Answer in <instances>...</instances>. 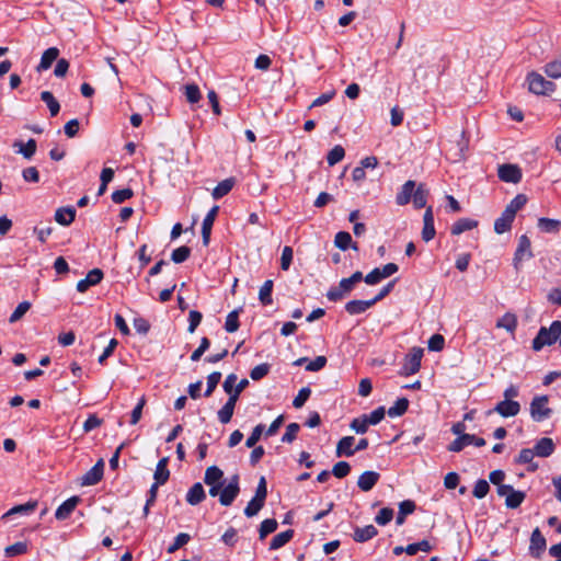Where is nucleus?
<instances>
[{
  "label": "nucleus",
  "instance_id": "nucleus-42",
  "mask_svg": "<svg viewBox=\"0 0 561 561\" xmlns=\"http://www.w3.org/2000/svg\"><path fill=\"white\" fill-rule=\"evenodd\" d=\"M525 497V492L512 490V492L505 499V505L508 508H517L524 502Z\"/></svg>",
  "mask_w": 561,
  "mask_h": 561
},
{
  "label": "nucleus",
  "instance_id": "nucleus-63",
  "mask_svg": "<svg viewBox=\"0 0 561 561\" xmlns=\"http://www.w3.org/2000/svg\"><path fill=\"white\" fill-rule=\"evenodd\" d=\"M393 517V510L390 507H383L379 511L375 520L378 525H387Z\"/></svg>",
  "mask_w": 561,
  "mask_h": 561
},
{
  "label": "nucleus",
  "instance_id": "nucleus-16",
  "mask_svg": "<svg viewBox=\"0 0 561 561\" xmlns=\"http://www.w3.org/2000/svg\"><path fill=\"white\" fill-rule=\"evenodd\" d=\"M379 478L380 474L376 471H365L358 477L357 486L362 491L368 492L376 485Z\"/></svg>",
  "mask_w": 561,
  "mask_h": 561
},
{
  "label": "nucleus",
  "instance_id": "nucleus-37",
  "mask_svg": "<svg viewBox=\"0 0 561 561\" xmlns=\"http://www.w3.org/2000/svg\"><path fill=\"white\" fill-rule=\"evenodd\" d=\"M13 147L19 148V152L23 154L25 159H31L36 152V140L31 138L26 144L22 141H15Z\"/></svg>",
  "mask_w": 561,
  "mask_h": 561
},
{
  "label": "nucleus",
  "instance_id": "nucleus-43",
  "mask_svg": "<svg viewBox=\"0 0 561 561\" xmlns=\"http://www.w3.org/2000/svg\"><path fill=\"white\" fill-rule=\"evenodd\" d=\"M27 549H28L27 542L19 541V542H15V543L11 545V546H8L4 549V553H5L7 557L12 558V557H15V556H21V554L26 553Z\"/></svg>",
  "mask_w": 561,
  "mask_h": 561
},
{
  "label": "nucleus",
  "instance_id": "nucleus-32",
  "mask_svg": "<svg viewBox=\"0 0 561 561\" xmlns=\"http://www.w3.org/2000/svg\"><path fill=\"white\" fill-rule=\"evenodd\" d=\"M293 537H294L293 529H288V530L277 534L271 540L270 549L277 550V549L284 547L287 542H289L291 540Z\"/></svg>",
  "mask_w": 561,
  "mask_h": 561
},
{
  "label": "nucleus",
  "instance_id": "nucleus-13",
  "mask_svg": "<svg viewBox=\"0 0 561 561\" xmlns=\"http://www.w3.org/2000/svg\"><path fill=\"white\" fill-rule=\"evenodd\" d=\"M239 400V397L231 393L229 394L228 401L224 404V407L218 411V420L222 424H227L231 421L236 403Z\"/></svg>",
  "mask_w": 561,
  "mask_h": 561
},
{
  "label": "nucleus",
  "instance_id": "nucleus-45",
  "mask_svg": "<svg viewBox=\"0 0 561 561\" xmlns=\"http://www.w3.org/2000/svg\"><path fill=\"white\" fill-rule=\"evenodd\" d=\"M545 72L548 77L558 79L561 77V56L548 62L545 67Z\"/></svg>",
  "mask_w": 561,
  "mask_h": 561
},
{
  "label": "nucleus",
  "instance_id": "nucleus-30",
  "mask_svg": "<svg viewBox=\"0 0 561 561\" xmlns=\"http://www.w3.org/2000/svg\"><path fill=\"white\" fill-rule=\"evenodd\" d=\"M169 458L164 457L158 461L156 471H154V480L160 484H164L170 477V471L168 469Z\"/></svg>",
  "mask_w": 561,
  "mask_h": 561
},
{
  "label": "nucleus",
  "instance_id": "nucleus-55",
  "mask_svg": "<svg viewBox=\"0 0 561 561\" xmlns=\"http://www.w3.org/2000/svg\"><path fill=\"white\" fill-rule=\"evenodd\" d=\"M351 472V466L346 461H339L333 466L332 474L339 479L345 478Z\"/></svg>",
  "mask_w": 561,
  "mask_h": 561
},
{
  "label": "nucleus",
  "instance_id": "nucleus-19",
  "mask_svg": "<svg viewBox=\"0 0 561 561\" xmlns=\"http://www.w3.org/2000/svg\"><path fill=\"white\" fill-rule=\"evenodd\" d=\"M354 442L355 438L353 436L342 437L336 445V456L352 457L355 454V448H353Z\"/></svg>",
  "mask_w": 561,
  "mask_h": 561
},
{
  "label": "nucleus",
  "instance_id": "nucleus-11",
  "mask_svg": "<svg viewBox=\"0 0 561 561\" xmlns=\"http://www.w3.org/2000/svg\"><path fill=\"white\" fill-rule=\"evenodd\" d=\"M103 272L100 268L91 270L87 277L77 283V290L84 293L90 286L98 285L103 279Z\"/></svg>",
  "mask_w": 561,
  "mask_h": 561
},
{
  "label": "nucleus",
  "instance_id": "nucleus-35",
  "mask_svg": "<svg viewBox=\"0 0 561 561\" xmlns=\"http://www.w3.org/2000/svg\"><path fill=\"white\" fill-rule=\"evenodd\" d=\"M538 227L546 233H558L561 228V221L542 217L538 219Z\"/></svg>",
  "mask_w": 561,
  "mask_h": 561
},
{
  "label": "nucleus",
  "instance_id": "nucleus-49",
  "mask_svg": "<svg viewBox=\"0 0 561 561\" xmlns=\"http://www.w3.org/2000/svg\"><path fill=\"white\" fill-rule=\"evenodd\" d=\"M191 255V249L186 245H182L175 250H173L172 254H171V260L179 264V263H183L184 261H186Z\"/></svg>",
  "mask_w": 561,
  "mask_h": 561
},
{
  "label": "nucleus",
  "instance_id": "nucleus-52",
  "mask_svg": "<svg viewBox=\"0 0 561 561\" xmlns=\"http://www.w3.org/2000/svg\"><path fill=\"white\" fill-rule=\"evenodd\" d=\"M36 506H37L36 501H30L25 504H21V505H16V506L12 507L3 517H5L8 515H12V514H18V513H24V514L32 513L35 511Z\"/></svg>",
  "mask_w": 561,
  "mask_h": 561
},
{
  "label": "nucleus",
  "instance_id": "nucleus-26",
  "mask_svg": "<svg viewBox=\"0 0 561 561\" xmlns=\"http://www.w3.org/2000/svg\"><path fill=\"white\" fill-rule=\"evenodd\" d=\"M514 216L506 213L505 210L494 222V230L496 233L501 234L506 231H510L512 228V224L514 221Z\"/></svg>",
  "mask_w": 561,
  "mask_h": 561
},
{
  "label": "nucleus",
  "instance_id": "nucleus-44",
  "mask_svg": "<svg viewBox=\"0 0 561 561\" xmlns=\"http://www.w3.org/2000/svg\"><path fill=\"white\" fill-rule=\"evenodd\" d=\"M277 522L274 518L264 519L259 529L260 539H264L267 535L274 533L277 529Z\"/></svg>",
  "mask_w": 561,
  "mask_h": 561
},
{
  "label": "nucleus",
  "instance_id": "nucleus-9",
  "mask_svg": "<svg viewBox=\"0 0 561 561\" xmlns=\"http://www.w3.org/2000/svg\"><path fill=\"white\" fill-rule=\"evenodd\" d=\"M104 473V460L101 458L81 478L82 485H94L99 483Z\"/></svg>",
  "mask_w": 561,
  "mask_h": 561
},
{
  "label": "nucleus",
  "instance_id": "nucleus-23",
  "mask_svg": "<svg viewBox=\"0 0 561 561\" xmlns=\"http://www.w3.org/2000/svg\"><path fill=\"white\" fill-rule=\"evenodd\" d=\"M76 218V209L71 206L60 207L55 213V220L61 226H69Z\"/></svg>",
  "mask_w": 561,
  "mask_h": 561
},
{
  "label": "nucleus",
  "instance_id": "nucleus-60",
  "mask_svg": "<svg viewBox=\"0 0 561 561\" xmlns=\"http://www.w3.org/2000/svg\"><path fill=\"white\" fill-rule=\"evenodd\" d=\"M300 426L298 423H290L287 425L286 432L282 437L283 443H293L296 439L297 433L299 432Z\"/></svg>",
  "mask_w": 561,
  "mask_h": 561
},
{
  "label": "nucleus",
  "instance_id": "nucleus-57",
  "mask_svg": "<svg viewBox=\"0 0 561 561\" xmlns=\"http://www.w3.org/2000/svg\"><path fill=\"white\" fill-rule=\"evenodd\" d=\"M368 426L369 424L364 415L354 419L350 424V427L357 434H365L368 430Z\"/></svg>",
  "mask_w": 561,
  "mask_h": 561
},
{
  "label": "nucleus",
  "instance_id": "nucleus-34",
  "mask_svg": "<svg viewBox=\"0 0 561 561\" xmlns=\"http://www.w3.org/2000/svg\"><path fill=\"white\" fill-rule=\"evenodd\" d=\"M274 283L272 279H267L261 286L259 291V300L263 306H270L273 304L272 291H273Z\"/></svg>",
  "mask_w": 561,
  "mask_h": 561
},
{
  "label": "nucleus",
  "instance_id": "nucleus-21",
  "mask_svg": "<svg viewBox=\"0 0 561 561\" xmlns=\"http://www.w3.org/2000/svg\"><path fill=\"white\" fill-rule=\"evenodd\" d=\"M206 497L204 486L202 483H194L186 494V502L191 505H197Z\"/></svg>",
  "mask_w": 561,
  "mask_h": 561
},
{
  "label": "nucleus",
  "instance_id": "nucleus-28",
  "mask_svg": "<svg viewBox=\"0 0 561 561\" xmlns=\"http://www.w3.org/2000/svg\"><path fill=\"white\" fill-rule=\"evenodd\" d=\"M334 244L343 251L347 250L348 248H352L356 251L358 250L357 243L352 241L351 234L346 231H340L335 234Z\"/></svg>",
  "mask_w": 561,
  "mask_h": 561
},
{
  "label": "nucleus",
  "instance_id": "nucleus-59",
  "mask_svg": "<svg viewBox=\"0 0 561 561\" xmlns=\"http://www.w3.org/2000/svg\"><path fill=\"white\" fill-rule=\"evenodd\" d=\"M134 195V192L131 188H123V190H117L115 192H113L112 194V201L115 203V204H122L124 203L125 201L129 199L130 197H133Z\"/></svg>",
  "mask_w": 561,
  "mask_h": 561
},
{
  "label": "nucleus",
  "instance_id": "nucleus-10",
  "mask_svg": "<svg viewBox=\"0 0 561 561\" xmlns=\"http://www.w3.org/2000/svg\"><path fill=\"white\" fill-rule=\"evenodd\" d=\"M218 211H219V206L215 205L207 213L206 217L203 220V225H202V239H203V244L205 247H207L209 244L211 228L214 226V222H215V219H216V217L218 215Z\"/></svg>",
  "mask_w": 561,
  "mask_h": 561
},
{
  "label": "nucleus",
  "instance_id": "nucleus-64",
  "mask_svg": "<svg viewBox=\"0 0 561 561\" xmlns=\"http://www.w3.org/2000/svg\"><path fill=\"white\" fill-rule=\"evenodd\" d=\"M310 394H311V390L308 387L301 388L293 401L294 408H296V409L301 408L306 403V401L309 399Z\"/></svg>",
  "mask_w": 561,
  "mask_h": 561
},
{
  "label": "nucleus",
  "instance_id": "nucleus-22",
  "mask_svg": "<svg viewBox=\"0 0 561 561\" xmlns=\"http://www.w3.org/2000/svg\"><path fill=\"white\" fill-rule=\"evenodd\" d=\"M377 535V528L374 525H367L365 527H356L353 538L356 542H366Z\"/></svg>",
  "mask_w": 561,
  "mask_h": 561
},
{
  "label": "nucleus",
  "instance_id": "nucleus-40",
  "mask_svg": "<svg viewBox=\"0 0 561 561\" xmlns=\"http://www.w3.org/2000/svg\"><path fill=\"white\" fill-rule=\"evenodd\" d=\"M408 408L409 400L407 398H400L388 409L387 413L390 417L401 416L408 411Z\"/></svg>",
  "mask_w": 561,
  "mask_h": 561
},
{
  "label": "nucleus",
  "instance_id": "nucleus-20",
  "mask_svg": "<svg viewBox=\"0 0 561 561\" xmlns=\"http://www.w3.org/2000/svg\"><path fill=\"white\" fill-rule=\"evenodd\" d=\"M59 56V49L56 47H50L46 49L41 58V62L36 67V71L41 72L43 70H47L50 68L53 62L58 58Z\"/></svg>",
  "mask_w": 561,
  "mask_h": 561
},
{
  "label": "nucleus",
  "instance_id": "nucleus-33",
  "mask_svg": "<svg viewBox=\"0 0 561 561\" xmlns=\"http://www.w3.org/2000/svg\"><path fill=\"white\" fill-rule=\"evenodd\" d=\"M236 180L233 178L226 179L218 183V185L213 190V197L215 199H219L227 195L232 187L234 186Z\"/></svg>",
  "mask_w": 561,
  "mask_h": 561
},
{
  "label": "nucleus",
  "instance_id": "nucleus-5",
  "mask_svg": "<svg viewBox=\"0 0 561 561\" xmlns=\"http://www.w3.org/2000/svg\"><path fill=\"white\" fill-rule=\"evenodd\" d=\"M534 256L531 251V243L526 234L518 239V245L514 254L513 264L516 271H519L520 264L524 260H529Z\"/></svg>",
  "mask_w": 561,
  "mask_h": 561
},
{
  "label": "nucleus",
  "instance_id": "nucleus-12",
  "mask_svg": "<svg viewBox=\"0 0 561 561\" xmlns=\"http://www.w3.org/2000/svg\"><path fill=\"white\" fill-rule=\"evenodd\" d=\"M546 549V539L539 528L534 529L530 537L529 551L535 558H539Z\"/></svg>",
  "mask_w": 561,
  "mask_h": 561
},
{
  "label": "nucleus",
  "instance_id": "nucleus-46",
  "mask_svg": "<svg viewBox=\"0 0 561 561\" xmlns=\"http://www.w3.org/2000/svg\"><path fill=\"white\" fill-rule=\"evenodd\" d=\"M344 156H345L344 148L340 145H336L329 151V153L327 156V161H328L329 165H334L337 162H340L344 158Z\"/></svg>",
  "mask_w": 561,
  "mask_h": 561
},
{
  "label": "nucleus",
  "instance_id": "nucleus-58",
  "mask_svg": "<svg viewBox=\"0 0 561 561\" xmlns=\"http://www.w3.org/2000/svg\"><path fill=\"white\" fill-rule=\"evenodd\" d=\"M185 96L190 103H197L202 98L199 88L194 83L185 85Z\"/></svg>",
  "mask_w": 561,
  "mask_h": 561
},
{
  "label": "nucleus",
  "instance_id": "nucleus-3",
  "mask_svg": "<svg viewBox=\"0 0 561 561\" xmlns=\"http://www.w3.org/2000/svg\"><path fill=\"white\" fill-rule=\"evenodd\" d=\"M548 396L535 397L530 402V415L534 421L541 422L548 419L552 410L548 408Z\"/></svg>",
  "mask_w": 561,
  "mask_h": 561
},
{
  "label": "nucleus",
  "instance_id": "nucleus-8",
  "mask_svg": "<svg viewBox=\"0 0 561 561\" xmlns=\"http://www.w3.org/2000/svg\"><path fill=\"white\" fill-rule=\"evenodd\" d=\"M520 411V404L517 401L514 400H503L500 401L493 410L489 411L488 414H491L492 412H496L503 417H511L515 416Z\"/></svg>",
  "mask_w": 561,
  "mask_h": 561
},
{
  "label": "nucleus",
  "instance_id": "nucleus-61",
  "mask_svg": "<svg viewBox=\"0 0 561 561\" xmlns=\"http://www.w3.org/2000/svg\"><path fill=\"white\" fill-rule=\"evenodd\" d=\"M386 410L383 407H379L374 410L369 415L364 414L369 425H376L381 422L385 417Z\"/></svg>",
  "mask_w": 561,
  "mask_h": 561
},
{
  "label": "nucleus",
  "instance_id": "nucleus-24",
  "mask_svg": "<svg viewBox=\"0 0 561 561\" xmlns=\"http://www.w3.org/2000/svg\"><path fill=\"white\" fill-rule=\"evenodd\" d=\"M375 305L374 300H351L345 305V310L350 314H359Z\"/></svg>",
  "mask_w": 561,
  "mask_h": 561
},
{
  "label": "nucleus",
  "instance_id": "nucleus-36",
  "mask_svg": "<svg viewBox=\"0 0 561 561\" xmlns=\"http://www.w3.org/2000/svg\"><path fill=\"white\" fill-rule=\"evenodd\" d=\"M427 197H428V191L425 188V185L419 184V186L416 187V190L413 194V198H412L413 206L416 209H421V208L425 207L426 203H427Z\"/></svg>",
  "mask_w": 561,
  "mask_h": 561
},
{
  "label": "nucleus",
  "instance_id": "nucleus-41",
  "mask_svg": "<svg viewBox=\"0 0 561 561\" xmlns=\"http://www.w3.org/2000/svg\"><path fill=\"white\" fill-rule=\"evenodd\" d=\"M527 203V196L524 194L516 195L511 203L505 207V211L516 216V213L520 210Z\"/></svg>",
  "mask_w": 561,
  "mask_h": 561
},
{
  "label": "nucleus",
  "instance_id": "nucleus-6",
  "mask_svg": "<svg viewBox=\"0 0 561 561\" xmlns=\"http://www.w3.org/2000/svg\"><path fill=\"white\" fill-rule=\"evenodd\" d=\"M240 493L239 476L233 474L229 483L221 488L219 503L222 506H230Z\"/></svg>",
  "mask_w": 561,
  "mask_h": 561
},
{
  "label": "nucleus",
  "instance_id": "nucleus-62",
  "mask_svg": "<svg viewBox=\"0 0 561 561\" xmlns=\"http://www.w3.org/2000/svg\"><path fill=\"white\" fill-rule=\"evenodd\" d=\"M489 490H490L489 483L485 480L480 479L477 481V483L473 488L472 494L477 499H483L488 494Z\"/></svg>",
  "mask_w": 561,
  "mask_h": 561
},
{
  "label": "nucleus",
  "instance_id": "nucleus-2",
  "mask_svg": "<svg viewBox=\"0 0 561 561\" xmlns=\"http://www.w3.org/2000/svg\"><path fill=\"white\" fill-rule=\"evenodd\" d=\"M528 89L531 93L548 95L554 91L556 84L545 79L537 72H530L527 77Z\"/></svg>",
  "mask_w": 561,
  "mask_h": 561
},
{
  "label": "nucleus",
  "instance_id": "nucleus-29",
  "mask_svg": "<svg viewBox=\"0 0 561 561\" xmlns=\"http://www.w3.org/2000/svg\"><path fill=\"white\" fill-rule=\"evenodd\" d=\"M478 227V221L470 218H460L451 226V234L458 236L467 230Z\"/></svg>",
  "mask_w": 561,
  "mask_h": 561
},
{
  "label": "nucleus",
  "instance_id": "nucleus-48",
  "mask_svg": "<svg viewBox=\"0 0 561 561\" xmlns=\"http://www.w3.org/2000/svg\"><path fill=\"white\" fill-rule=\"evenodd\" d=\"M265 502L257 500L253 496V499L248 503V505L244 508V515L247 517H253L257 515V513L263 508Z\"/></svg>",
  "mask_w": 561,
  "mask_h": 561
},
{
  "label": "nucleus",
  "instance_id": "nucleus-39",
  "mask_svg": "<svg viewBox=\"0 0 561 561\" xmlns=\"http://www.w3.org/2000/svg\"><path fill=\"white\" fill-rule=\"evenodd\" d=\"M41 100L46 103L51 116H56L60 111V104L55 99L54 94L49 91H43L41 93Z\"/></svg>",
  "mask_w": 561,
  "mask_h": 561
},
{
  "label": "nucleus",
  "instance_id": "nucleus-53",
  "mask_svg": "<svg viewBox=\"0 0 561 561\" xmlns=\"http://www.w3.org/2000/svg\"><path fill=\"white\" fill-rule=\"evenodd\" d=\"M191 537L188 534L181 533L179 534L173 543L169 546L168 553H174L176 550L182 548L184 545H186L190 541Z\"/></svg>",
  "mask_w": 561,
  "mask_h": 561
},
{
  "label": "nucleus",
  "instance_id": "nucleus-4",
  "mask_svg": "<svg viewBox=\"0 0 561 561\" xmlns=\"http://www.w3.org/2000/svg\"><path fill=\"white\" fill-rule=\"evenodd\" d=\"M423 357V350L420 347H414L411 352L405 356L404 363L401 368V375L410 376L416 374L421 368V360Z\"/></svg>",
  "mask_w": 561,
  "mask_h": 561
},
{
  "label": "nucleus",
  "instance_id": "nucleus-7",
  "mask_svg": "<svg viewBox=\"0 0 561 561\" xmlns=\"http://www.w3.org/2000/svg\"><path fill=\"white\" fill-rule=\"evenodd\" d=\"M497 176L503 182L516 184L522 180V170L517 164H501L497 169Z\"/></svg>",
  "mask_w": 561,
  "mask_h": 561
},
{
  "label": "nucleus",
  "instance_id": "nucleus-27",
  "mask_svg": "<svg viewBox=\"0 0 561 561\" xmlns=\"http://www.w3.org/2000/svg\"><path fill=\"white\" fill-rule=\"evenodd\" d=\"M534 456H535L534 449L524 448L519 451V455L515 459V462L520 463V465H523V463L529 465L528 471L534 472L538 469V463L533 461Z\"/></svg>",
  "mask_w": 561,
  "mask_h": 561
},
{
  "label": "nucleus",
  "instance_id": "nucleus-1",
  "mask_svg": "<svg viewBox=\"0 0 561 561\" xmlns=\"http://www.w3.org/2000/svg\"><path fill=\"white\" fill-rule=\"evenodd\" d=\"M561 335V321L556 320L549 328L541 327L533 340V348L540 351L546 345L553 344Z\"/></svg>",
  "mask_w": 561,
  "mask_h": 561
},
{
  "label": "nucleus",
  "instance_id": "nucleus-54",
  "mask_svg": "<svg viewBox=\"0 0 561 561\" xmlns=\"http://www.w3.org/2000/svg\"><path fill=\"white\" fill-rule=\"evenodd\" d=\"M220 379H221V373H219V371H214L210 375H208V377H207V389H206V391L204 393L205 397L211 396V393L216 389L217 385L219 383Z\"/></svg>",
  "mask_w": 561,
  "mask_h": 561
},
{
  "label": "nucleus",
  "instance_id": "nucleus-47",
  "mask_svg": "<svg viewBox=\"0 0 561 561\" xmlns=\"http://www.w3.org/2000/svg\"><path fill=\"white\" fill-rule=\"evenodd\" d=\"M239 310H233L226 318L225 330L233 333L239 329Z\"/></svg>",
  "mask_w": 561,
  "mask_h": 561
},
{
  "label": "nucleus",
  "instance_id": "nucleus-56",
  "mask_svg": "<svg viewBox=\"0 0 561 561\" xmlns=\"http://www.w3.org/2000/svg\"><path fill=\"white\" fill-rule=\"evenodd\" d=\"M146 402H147V401H146V398H145V396H142V397L139 399V401H138L137 405H136V407L134 408V410L131 411V414H130V421H129V423H130L131 425H135V424H137V423L140 421L141 415H142V409H144V407L146 405Z\"/></svg>",
  "mask_w": 561,
  "mask_h": 561
},
{
  "label": "nucleus",
  "instance_id": "nucleus-25",
  "mask_svg": "<svg viewBox=\"0 0 561 561\" xmlns=\"http://www.w3.org/2000/svg\"><path fill=\"white\" fill-rule=\"evenodd\" d=\"M224 471L217 466L208 467L205 471L204 482L207 485L224 484Z\"/></svg>",
  "mask_w": 561,
  "mask_h": 561
},
{
  "label": "nucleus",
  "instance_id": "nucleus-15",
  "mask_svg": "<svg viewBox=\"0 0 561 561\" xmlns=\"http://www.w3.org/2000/svg\"><path fill=\"white\" fill-rule=\"evenodd\" d=\"M415 185H416L415 182L412 180L407 181L402 185L401 191L396 196V203L399 206H404L412 201L413 194L416 190Z\"/></svg>",
  "mask_w": 561,
  "mask_h": 561
},
{
  "label": "nucleus",
  "instance_id": "nucleus-50",
  "mask_svg": "<svg viewBox=\"0 0 561 561\" xmlns=\"http://www.w3.org/2000/svg\"><path fill=\"white\" fill-rule=\"evenodd\" d=\"M271 366L267 363L260 364L251 369L250 377L252 380L257 381L264 378L270 373Z\"/></svg>",
  "mask_w": 561,
  "mask_h": 561
},
{
  "label": "nucleus",
  "instance_id": "nucleus-31",
  "mask_svg": "<svg viewBox=\"0 0 561 561\" xmlns=\"http://www.w3.org/2000/svg\"><path fill=\"white\" fill-rule=\"evenodd\" d=\"M496 328L504 329L507 332L514 333L517 328V318L514 313L506 312L502 318L496 321Z\"/></svg>",
  "mask_w": 561,
  "mask_h": 561
},
{
  "label": "nucleus",
  "instance_id": "nucleus-51",
  "mask_svg": "<svg viewBox=\"0 0 561 561\" xmlns=\"http://www.w3.org/2000/svg\"><path fill=\"white\" fill-rule=\"evenodd\" d=\"M31 308V304L28 301H22L18 305L15 310L9 318L10 323H14L19 321Z\"/></svg>",
  "mask_w": 561,
  "mask_h": 561
},
{
  "label": "nucleus",
  "instance_id": "nucleus-18",
  "mask_svg": "<svg viewBox=\"0 0 561 561\" xmlns=\"http://www.w3.org/2000/svg\"><path fill=\"white\" fill-rule=\"evenodd\" d=\"M554 448L556 446L551 438L542 437L536 443L534 451L538 457H549L553 454Z\"/></svg>",
  "mask_w": 561,
  "mask_h": 561
},
{
  "label": "nucleus",
  "instance_id": "nucleus-14",
  "mask_svg": "<svg viewBox=\"0 0 561 561\" xmlns=\"http://www.w3.org/2000/svg\"><path fill=\"white\" fill-rule=\"evenodd\" d=\"M423 222L422 239L428 242L435 237L434 215L431 206L424 213Z\"/></svg>",
  "mask_w": 561,
  "mask_h": 561
},
{
  "label": "nucleus",
  "instance_id": "nucleus-17",
  "mask_svg": "<svg viewBox=\"0 0 561 561\" xmlns=\"http://www.w3.org/2000/svg\"><path fill=\"white\" fill-rule=\"evenodd\" d=\"M80 502L79 496H72L65 501L56 510L55 517L58 520H65L67 519L71 513L75 511L76 506Z\"/></svg>",
  "mask_w": 561,
  "mask_h": 561
},
{
  "label": "nucleus",
  "instance_id": "nucleus-38",
  "mask_svg": "<svg viewBox=\"0 0 561 561\" xmlns=\"http://www.w3.org/2000/svg\"><path fill=\"white\" fill-rule=\"evenodd\" d=\"M472 434H462L458 436L455 440H453L447 449L451 453H459L463 449L465 446L472 444Z\"/></svg>",
  "mask_w": 561,
  "mask_h": 561
}]
</instances>
